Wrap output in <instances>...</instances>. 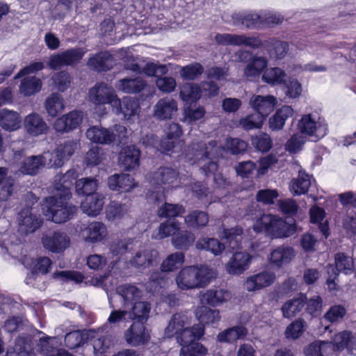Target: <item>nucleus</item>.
Listing matches in <instances>:
<instances>
[{"label": "nucleus", "mask_w": 356, "mask_h": 356, "mask_svg": "<svg viewBox=\"0 0 356 356\" xmlns=\"http://www.w3.org/2000/svg\"><path fill=\"white\" fill-rule=\"evenodd\" d=\"M70 200L57 194L45 197L42 204L43 214L47 220L58 224L71 220L77 211V207L69 204Z\"/></svg>", "instance_id": "obj_1"}, {"label": "nucleus", "mask_w": 356, "mask_h": 356, "mask_svg": "<svg viewBox=\"0 0 356 356\" xmlns=\"http://www.w3.org/2000/svg\"><path fill=\"white\" fill-rule=\"evenodd\" d=\"M296 222L288 223L286 220L273 214H263L253 225L256 232L270 235L272 238H286L296 232Z\"/></svg>", "instance_id": "obj_2"}, {"label": "nucleus", "mask_w": 356, "mask_h": 356, "mask_svg": "<svg viewBox=\"0 0 356 356\" xmlns=\"http://www.w3.org/2000/svg\"><path fill=\"white\" fill-rule=\"evenodd\" d=\"M210 269L202 265L186 266L176 277V282L182 290L204 287L210 282Z\"/></svg>", "instance_id": "obj_3"}, {"label": "nucleus", "mask_w": 356, "mask_h": 356, "mask_svg": "<svg viewBox=\"0 0 356 356\" xmlns=\"http://www.w3.org/2000/svg\"><path fill=\"white\" fill-rule=\"evenodd\" d=\"M150 184L163 190H172L179 187L181 184L179 171L172 167L161 166L150 175Z\"/></svg>", "instance_id": "obj_4"}, {"label": "nucleus", "mask_w": 356, "mask_h": 356, "mask_svg": "<svg viewBox=\"0 0 356 356\" xmlns=\"http://www.w3.org/2000/svg\"><path fill=\"white\" fill-rule=\"evenodd\" d=\"M215 40L218 44L244 46L252 49H264L265 40L260 38L259 34L246 36L244 34L217 33Z\"/></svg>", "instance_id": "obj_5"}, {"label": "nucleus", "mask_w": 356, "mask_h": 356, "mask_svg": "<svg viewBox=\"0 0 356 356\" xmlns=\"http://www.w3.org/2000/svg\"><path fill=\"white\" fill-rule=\"evenodd\" d=\"M84 54L85 51L82 48H70L62 52L51 54L47 62V66L52 70L72 66L78 63Z\"/></svg>", "instance_id": "obj_6"}, {"label": "nucleus", "mask_w": 356, "mask_h": 356, "mask_svg": "<svg viewBox=\"0 0 356 356\" xmlns=\"http://www.w3.org/2000/svg\"><path fill=\"white\" fill-rule=\"evenodd\" d=\"M124 338L129 346L138 347L147 344L151 339L147 323L134 321L124 332Z\"/></svg>", "instance_id": "obj_7"}, {"label": "nucleus", "mask_w": 356, "mask_h": 356, "mask_svg": "<svg viewBox=\"0 0 356 356\" xmlns=\"http://www.w3.org/2000/svg\"><path fill=\"white\" fill-rule=\"evenodd\" d=\"M301 134L314 136L317 140L323 138L328 132L327 124L325 122H316L312 118V114L303 115L298 123Z\"/></svg>", "instance_id": "obj_8"}, {"label": "nucleus", "mask_w": 356, "mask_h": 356, "mask_svg": "<svg viewBox=\"0 0 356 356\" xmlns=\"http://www.w3.org/2000/svg\"><path fill=\"white\" fill-rule=\"evenodd\" d=\"M77 144L73 140H67L60 144L53 153L48 154L47 165L50 167H61L65 160H68L74 153Z\"/></svg>", "instance_id": "obj_9"}, {"label": "nucleus", "mask_w": 356, "mask_h": 356, "mask_svg": "<svg viewBox=\"0 0 356 356\" xmlns=\"http://www.w3.org/2000/svg\"><path fill=\"white\" fill-rule=\"evenodd\" d=\"M44 248L53 253H62L70 245V238L64 232L55 231L50 235L42 238Z\"/></svg>", "instance_id": "obj_10"}, {"label": "nucleus", "mask_w": 356, "mask_h": 356, "mask_svg": "<svg viewBox=\"0 0 356 356\" xmlns=\"http://www.w3.org/2000/svg\"><path fill=\"white\" fill-rule=\"evenodd\" d=\"M140 150L136 145H127L119 153V164L126 171L134 170L140 165Z\"/></svg>", "instance_id": "obj_11"}, {"label": "nucleus", "mask_w": 356, "mask_h": 356, "mask_svg": "<svg viewBox=\"0 0 356 356\" xmlns=\"http://www.w3.org/2000/svg\"><path fill=\"white\" fill-rule=\"evenodd\" d=\"M82 115L77 111H72L57 118L54 123V129L56 132L68 133L78 128L82 122Z\"/></svg>", "instance_id": "obj_12"}, {"label": "nucleus", "mask_w": 356, "mask_h": 356, "mask_svg": "<svg viewBox=\"0 0 356 356\" xmlns=\"http://www.w3.org/2000/svg\"><path fill=\"white\" fill-rule=\"evenodd\" d=\"M87 65L95 72H106L113 67L114 58L108 51H99L88 58Z\"/></svg>", "instance_id": "obj_13"}, {"label": "nucleus", "mask_w": 356, "mask_h": 356, "mask_svg": "<svg viewBox=\"0 0 356 356\" xmlns=\"http://www.w3.org/2000/svg\"><path fill=\"white\" fill-rule=\"evenodd\" d=\"M138 186L134 177L129 174H115L108 178V186L113 191L125 193Z\"/></svg>", "instance_id": "obj_14"}, {"label": "nucleus", "mask_w": 356, "mask_h": 356, "mask_svg": "<svg viewBox=\"0 0 356 356\" xmlns=\"http://www.w3.org/2000/svg\"><path fill=\"white\" fill-rule=\"evenodd\" d=\"M77 172L74 169L67 170L65 174L59 176L55 181L54 188L57 191V195H60L67 198L72 197L71 189L74 185L76 186L77 181Z\"/></svg>", "instance_id": "obj_15"}, {"label": "nucleus", "mask_w": 356, "mask_h": 356, "mask_svg": "<svg viewBox=\"0 0 356 356\" xmlns=\"http://www.w3.org/2000/svg\"><path fill=\"white\" fill-rule=\"evenodd\" d=\"M333 347L338 351L347 349L351 355H356V337L349 330H343L336 333L331 341Z\"/></svg>", "instance_id": "obj_16"}, {"label": "nucleus", "mask_w": 356, "mask_h": 356, "mask_svg": "<svg viewBox=\"0 0 356 356\" xmlns=\"http://www.w3.org/2000/svg\"><path fill=\"white\" fill-rule=\"evenodd\" d=\"M231 18L235 26H245L247 29L261 27V16L254 11L234 12L232 14Z\"/></svg>", "instance_id": "obj_17"}, {"label": "nucleus", "mask_w": 356, "mask_h": 356, "mask_svg": "<svg viewBox=\"0 0 356 356\" xmlns=\"http://www.w3.org/2000/svg\"><path fill=\"white\" fill-rule=\"evenodd\" d=\"M275 280V275L273 272L262 271L248 277L245 282V287L248 291H255L269 286Z\"/></svg>", "instance_id": "obj_18"}, {"label": "nucleus", "mask_w": 356, "mask_h": 356, "mask_svg": "<svg viewBox=\"0 0 356 356\" xmlns=\"http://www.w3.org/2000/svg\"><path fill=\"white\" fill-rule=\"evenodd\" d=\"M289 48V46L287 42L273 37L265 40L264 50L270 58L281 60L286 56Z\"/></svg>", "instance_id": "obj_19"}, {"label": "nucleus", "mask_w": 356, "mask_h": 356, "mask_svg": "<svg viewBox=\"0 0 356 356\" xmlns=\"http://www.w3.org/2000/svg\"><path fill=\"white\" fill-rule=\"evenodd\" d=\"M89 98L91 102L96 106L104 105L106 104H111L113 102L120 100L117 96L111 92L106 86L96 85L90 89Z\"/></svg>", "instance_id": "obj_20"}, {"label": "nucleus", "mask_w": 356, "mask_h": 356, "mask_svg": "<svg viewBox=\"0 0 356 356\" xmlns=\"http://www.w3.org/2000/svg\"><path fill=\"white\" fill-rule=\"evenodd\" d=\"M24 124L26 132L32 136L44 134L49 129V127L44 119L36 113H31L26 115Z\"/></svg>", "instance_id": "obj_21"}, {"label": "nucleus", "mask_w": 356, "mask_h": 356, "mask_svg": "<svg viewBox=\"0 0 356 356\" xmlns=\"http://www.w3.org/2000/svg\"><path fill=\"white\" fill-rule=\"evenodd\" d=\"M294 256L293 248L282 245L270 252L268 261L273 267L280 268L284 265L289 264Z\"/></svg>", "instance_id": "obj_22"}, {"label": "nucleus", "mask_w": 356, "mask_h": 356, "mask_svg": "<svg viewBox=\"0 0 356 356\" xmlns=\"http://www.w3.org/2000/svg\"><path fill=\"white\" fill-rule=\"evenodd\" d=\"M86 137L91 142L101 145H109L115 140V134L102 127L92 126L86 131Z\"/></svg>", "instance_id": "obj_23"}, {"label": "nucleus", "mask_w": 356, "mask_h": 356, "mask_svg": "<svg viewBox=\"0 0 356 356\" xmlns=\"http://www.w3.org/2000/svg\"><path fill=\"white\" fill-rule=\"evenodd\" d=\"M251 256L248 252H236L227 264L229 274L240 275L249 268Z\"/></svg>", "instance_id": "obj_24"}, {"label": "nucleus", "mask_w": 356, "mask_h": 356, "mask_svg": "<svg viewBox=\"0 0 356 356\" xmlns=\"http://www.w3.org/2000/svg\"><path fill=\"white\" fill-rule=\"evenodd\" d=\"M306 301V293H299L293 298L285 302L281 308L283 317L291 318L296 316L305 307Z\"/></svg>", "instance_id": "obj_25"}, {"label": "nucleus", "mask_w": 356, "mask_h": 356, "mask_svg": "<svg viewBox=\"0 0 356 356\" xmlns=\"http://www.w3.org/2000/svg\"><path fill=\"white\" fill-rule=\"evenodd\" d=\"M217 159V147L216 141H211L209 143V146H206L204 152L201 157V159H208V162L206 163L201 170L206 176L214 175L218 168V164L217 161L214 159Z\"/></svg>", "instance_id": "obj_26"}, {"label": "nucleus", "mask_w": 356, "mask_h": 356, "mask_svg": "<svg viewBox=\"0 0 356 356\" xmlns=\"http://www.w3.org/2000/svg\"><path fill=\"white\" fill-rule=\"evenodd\" d=\"M105 197L102 193L86 197L81 202V208L83 213L90 216H97L103 209Z\"/></svg>", "instance_id": "obj_27"}, {"label": "nucleus", "mask_w": 356, "mask_h": 356, "mask_svg": "<svg viewBox=\"0 0 356 356\" xmlns=\"http://www.w3.org/2000/svg\"><path fill=\"white\" fill-rule=\"evenodd\" d=\"M250 104L254 111H257L267 117L273 111L277 99L273 95H253Z\"/></svg>", "instance_id": "obj_28"}, {"label": "nucleus", "mask_w": 356, "mask_h": 356, "mask_svg": "<svg viewBox=\"0 0 356 356\" xmlns=\"http://www.w3.org/2000/svg\"><path fill=\"white\" fill-rule=\"evenodd\" d=\"M188 323V318L185 312H176L172 316L165 329V335L168 338L175 337L187 327Z\"/></svg>", "instance_id": "obj_29"}, {"label": "nucleus", "mask_w": 356, "mask_h": 356, "mask_svg": "<svg viewBox=\"0 0 356 356\" xmlns=\"http://www.w3.org/2000/svg\"><path fill=\"white\" fill-rule=\"evenodd\" d=\"M177 110V104L175 100L169 97L159 99L154 106V116L160 120L172 118Z\"/></svg>", "instance_id": "obj_30"}, {"label": "nucleus", "mask_w": 356, "mask_h": 356, "mask_svg": "<svg viewBox=\"0 0 356 356\" xmlns=\"http://www.w3.org/2000/svg\"><path fill=\"white\" fill-rule=\"evenodd\" d=\"M20 115L13 111L3 108L0 111V127L5 131H14L21 127Z\"/></svg>", "instance_id": "obj_31"}, {"label": "nucleus", "mask_w": 356, "mask_h": 356, "mask_svg": "<svg viewBox=\"0 0 356 356\" xmlns=\"http://www.w3.org/2000/svg\"><path fill=\"white\" fill-rule=\"evenodd\" d=\"M204 334V326L202 325H194L191 327H186L175 337L177 342L183 347L184 345L199 341Z\"/></svg>", "instance_id": "obj_32"}, {"label": "nucleus", "mask_w": 356, "mask_h": 356, "mask_svg": "<svg viewBox=\"0 0 356 356\" xmlns=\"http://www.w3.org/2000/svg\"><path fill=\"white\" fill-rule=\"evenodd\" d=\"M47 156L38 155L26 157L21 163L20 171L24 175H37L40 169L46 164Z\"/></svg>", "instance_id": "obj_33"}, {"label": "nucleus", "mask_w": 356, "mask_h": 356, "mask_svg": "<svg viewBox=\"0 0 356 356\" xmlns=\"http://www.w3.org/2000/svg\"><path fill=\"white\" fill-rule=\"evenodd\" d=\"M248 334V329L242 325H235L225 329L217 335L219 342L234 343L237 340L244 339Z\"/></svg>", "instance_id": "obj_34"}, {"label": "nucleus", "mask_w": 356, "mask_h": 356, "mask_svg": "<svg viewBox=\"0 0 356 356\" xmlns=\"http://www.w3.org/2000/svg\"><path fill=\"white\" fill-rule=\"evenodd\" d=\"M202 93L200 86L195 83H186L180 86V99L188 105L197 102L201 98Z\"/></svg>", "instance_id": "obj_35"}, {"label": "nucleus", "mask_w": 356, "mask_h": 356, "mask_svg": "<svg viewBox=\"0 0 356 356\" xmlns=\"http://www.w3.org/2000/svg\"><path fill=\"white\" fill-rule=\"evenodd\" d=\"M293 109L291 106L284 105L279 108L275 114L269 118V128L272 131H279L283 129L286 120L292 117Z\"/></svg>", "instance_id": "obj_36"}, {"label": "nucleus", "mask_w": 356, "mask_h": 356, "mask_svg": "<svg viewBox=\"0 0 356 356\" xmlns=\"http://www.w3.org/2000/svg\"><path fill=\"white\" fill-rule=\"evenodd\" d=\"M196 316L200 322L197 325L216 327L220 320L218 309H212L207 306H201L196 311Z\"/></svg>", "instance_id": "obj_37"}, {"label": "nucleus", "mask_w": 356, "mask_h": 356, "mask_svg": "<svg viewBox=\"0 0 356 356\" xmlns=\"http://www.w3.org/2000/svg\"><path fill=\"white\" fill-rule=\"evenodd\" d=\"M85 241L96 243L102 241L106 235V227L102 222H92L83 230Z\"/></svg>", "instance_id": "obj_38"}, {"label": "nucleus", "mask_w": 356, "mask_h": 356, "mask_svg": "<svg viewBox=\"0 0 356 356\" xmlns=\"http://www.w3.org/2000/svg\"><path fill=\"white\" fill-rule=\"evenodd\" d=\"M209 217L206 211L193 210L185 217L184 222L187 227L193 229H200L206 227L209 222Z\"/></svg>", "instance_id": "obj_39"}, {"label": "nucleus", "mask_w": 356, "mask_h": 356, "mask_svg": "<svg viewBox=\"0 0 356 356\" xmlns=\"http://www.w3.org/2000/svg\"><path fill=\"white\" fill-rule=\"evenodd\" d=\"M117 293L122 298L123 305L128 307L137 302L141 297V291L136 286L126 284L117 287Z\"/></svg>", "instance_id": "obj_40"}, {"label": "nucleus", "mask_w": 356, "mask_h": 356, "mask_svg": "<svg viewBox=\"0 0 356 356\" xmlns=\"http://www.w3.org/2000/svg\"><path fill=\"white\" fill-rule=\"evenodd\" d=\"M268 65V60L263 56H254L244 69V74L248 78L258 77Z\"/></svg>", "instance_id": "obj_41"}, {"label": "nucleus", "mask_w": 356, "mask_h": 356, "mask_svg": "<svg viewBox=\"0 0 356 356\" xmlns=\"http://www.w3.org/2000/svg\"><path fill=\"white\" fill-rule=\"evenodd\" d=\"M42 82L40 79L32 76L22 79L19 85V92L26 97L33 95L41 90Z\"/></svg>", "instance_id": "obj_42"}, {"label": "nucleus", "mask_w": 356, "mask_h": 356, "mask_svg": "<svg viewBox=\"0 0 356 356\" xmlns=\"http://www.w3.org/2000/svg\"><path fill=\"white\" fill-rule=\"evenodd\" d=\"M186 213L185 207L181 204L165 202L158 209V216L170 220L177 217H182Z\"/></svg>", "instance_id": "obj_43"}, {"label": "nucleus", "mask_w": 356, "mask_h": 356, "mask_svg": "<svg viewBox=\"0 0 356 356\" xmlns=\"http://www.w3.org/2000/svg\"><path fill=\"white\" fill-rule=\"evenodd\" d=\"M129 316L134 321L147 323L150 312V304L148 302L137 301L131 305Z\"/></svg>", "instance_id": "obj_44"}, {"label": "nucleus", "mask_w": 356, "mask_h": 356, "mask_svg": "<svg viewBox=\"0 0 356 356\" xmlns=\"http://www.w3.org/2000/svg\"><path fill=\"white\" fill-rule=\"evenodd\" d=\"M19 215L22 218V225L25 227L26 232H34L42 222L40 216L32 213L29 208L22 209L19 212Z\"/></svg>", "instance_id": "obj_45"}, {"label": "nucleus", "mask_w": 356, "mask_h": 356, "mask_svg": "<svg viewBox=\"0 0 356 356\" xmlns=\"http://www.w3.org/2000/svg\"><path fill=\"white\" fill-rule=\"evenodd\" d=\"M195 235L188 230H179L172 237V244L177 250H186L194 243Z\"/></svg>", "instance_id": "obj_46"}, {"label": "nucleus", "mask_w": 356, "mask_h": 356, "mask_svg": "<svg viewBox=\"0 0 356 356\" xmlns=\"http://www.w3.org/2000/svg\"><path fill=\"white\" fill-rule=\"evenodd\" d=\"M119 87L124 93L138 94L146 86L147 82L141 78H125L119 81Z\"/></svg>", "instance_id": "obj_47"}, {"label": "nucleus", "mask_w": 356, "mask_h": 356, "mask_svg": "<svg viewBox=\"0 0 356 356\" xmlns=\"http://www.w3.org/2000/svg\"><path fill=\"white\" fill-rule=\"evenodd\" d=\"M243 230L241 227H235L230 229L224 228L222 238L225 240L228 247L232 250L239 249L241 246V238Z\"/></svg>", "instance_id": "obj_48"}, {"label": "nucleus", "mask_w": 356, "mask_h": 356, "mask_svg": "<svg viewBox=\"0 0 356 356\" xmlns=\"http://www.w3.org/2000/svg\"><path fill=\"white\" fill-rule=\"evenodd\" d=\"M251 145L257 152H268L273 147V140L269 134L260 131L251 136Z\"/></svg>", "instance_id": "obj_49"}, {"label": "nucleus", "mask_w": 356, "mask_h": 356, "mask_svg": "<svg viewBox=\"0 0 356 356\" xmlns=\"http://www.w3.org/2000/svg\"><path fill=\"white\" fill-rule=\"evenodd\" d=\"M98 186V181L95 178L86 177L78 179L76 181L75 189L79 195H84L88 197L93 194H97L96 192Z\"/></svg>", "instance_id": "obj_50"}, {"label": "nucleus", "mask_w": 356, "mask_h": 356, "mask_svg": "<svg viewBox=\"0 0 356 356\" xmlns=\"http://www.w3.org/2000/svg\"><path fill=\"white\" fill-rule=\"evenodd\" d=\"M185 255L183 252H176L169 254L161 264V270L169 273L179 268L184 264Z\"/></svg>", "instance_id": "obj_51"}, {"label": "nucleus", "mask_w": 356, "mask_h": 356, "mask_svg": "<svg viewBox=\"0 0 356 356\" xmlns=\"http://www.w3.org/2000/svg\"><path fill=\"white\" fill-rule=\"evenodd\" d=\"M229 292L225 289H209L202 296V300L210 306L216 307L225 302Z\"/></svg>", "instance_id": "obj_52"}, {"label": "nucleus", "mask_w": 356, "mask_h": 356, "mask_svg": "<svg viewBox=\"0 0 356 356\" xmlns=\"http://www.w3.org/2000/svg\"><path fill=\"white\" fill-rule=\"evenodd\" d=\"M332 267L338 274L343 272L346 275H350L353 272V259L343 252H337L334 255V266Z\"/></svg>", "instance_id": "obj_53"}, {"label": "nucleus", "mask_w": 356, "mask_h": 356, "mask_svg": "<svg viewBox=\"0 0 356 356\" xmlns=\"http://www.w3.org/2000/svg\"><path fill=\"white\" fill-rule=\"evenodd\" d=\"M196 245L197 248L209 251L214 255L220 254L225 248L224 243L214 238L200 239Z\"/></svg>", "instance_id": "obj_54"}, {"label": "nucleus", "mask_w": 356, "mask_h": 356, "mask_svg": "<svg viewBox=\"0 0 356 356\" xmlns=\"http://www.w3.org/2000/svg\"><path fill=\"white\" fill-rule=\"evenodd\" d=\"M285 76L286 73L282 69L278 67H270L264 72L262 80L273 86L279 85L284 83Z\"/></svg>", "instance_id": "obj_55"}, {"label": "nucleus", "mask_w": 356, "mask_h": 356, "mask_svg": "<svg viewBox=\"0 0 356 356\" xmlns=\"http://www.w3.org/2000/svg\"><path fill=\"white\" fill-rule=\"evenodd\" d=\"M310 185L308 175H299L297 179H293L291 181L290 190L295 195H304L308 192Z\"/></svg>", "instance_id": "obj_56"}, {"label": "nucleus", "mask_w": 356, "mask_h": 356, "mask_svg": "<svg viewBox=\"0 0 356 356\" xmlns=\"http://www.w3.org/2000/svg\"><path fill=\"white\" fill-rule=\"evenodd\" d=\"M306 326L305 321L299 318L292 321L286 328L284 334L288 339H298L303 334Z\"/></svg>", "instance_id": "obj_57"}, {"label": "nucleus", "mask_w": 356, "mask_h": 356, "mask_svg": "<svg viewBox=\"0 0 356 356\" xmlns=\"http://www.w3.org/2000/svg\"><path fill=\"white\" fill-rule=\"evenodd\" d=\"M204 72V67L200 63H193L181 67L180 74L184 80L193 81Z\"/></svg>", "instance_id": "obj_58"}, {"label": "nucleus", "mask_w": 356, "mask_h": 356, "mask_svg": "<svg viewBox=\"0 0 356 356\" xmlns=\"http://www.w3.org/2000/svg\"><path fill=\"white\" fill-rule=\"evenodd\" d=\"M154 261L152 251L145 250L137 252L135 256L131 259L130 263L132 266L140 268H147L152 265Z\"/></svg>", "instance_id": "obj_59"}, {"label": "nucleus", "mask_w": 356, "mask_h": 356, "mask_svg": "<svg viewBox=\"0 0 356 356\" xmlns=\"http://www.w3.org/2000/svg\"><path fill=\"white\" fill-rule=\"evenodd\" d=\"M45 107L47 113L52 116H56L64 108L63 100L61 96L57 93H52L46 100Z\"/></svg>", "instance_id": "obj_60"}, {"label": "nucleus", "mask_w": 356, "mask_h": 356, "mask_svg": "<svg viewBox=\"0 0 356 356\" xmlns=\"http://www.w3.org/2000/svg\"><path fill=\"white\" fill-rule=\"evenodd\" d=\"M54 86L60 92L66 91L71 84L70 74L65 70L54 73L51 77Z\"/></svg>", "instance_id": "obj_61"}, {"label": "nucleus", "mask_w": 356, "mask_h": 356, "mask_svg": "<svg viewBox=\"0 0 356 356\" xmlns=\"http://www.w3.org/2000/svg\"><path fill=\"white\" fill-rule=\"evenodd\" d=\"M140 106L138 101L134 98H124L122 104L120 105V111L123 113L124 118L129 120L131 117L138 115Z\"/></svg>", "instance_id": "obj_62"}, {"label": "nucleus", "mask_w": 356, "mask_h": 356, "mask_svg": "<svg viewBox=\"0 0 356 356\" xmlns=\"http://www.w3.org/2000/svg\"><path fill=\"white\" fill-rule=\"evenodd\" d=\"M180 229V223L175 220H167L160 224L159 227V238L161 239L173 236Z\"/></svg>", "instance_id": "obj_63"}, {"label": "nucleus", "mask_w": 356, "mask_h": 356, "mask_svg": "<svg viewBox=\"0 0 356 356\" xmlns=\"http://www.w3.org/2000/svg\"><path fill=\"white\" fill-rule=\"evenodd\" d=\"M207 349L198 341L183 346L180 350V356H204Z\"/></svg>", "instance_id": "obj_64"}]
</instances>
